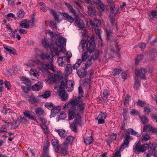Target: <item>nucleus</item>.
<instances>
[{"mask_svg":"<svg viewBox=\"0 0 157 157\" xmlns=\"http://www.w3.org/2000/svg\"><path fill=\"white\" fill-rule=\"evenodd\" d=\"M150 137L149 135L147 133H144L142 136L141 139L143 141H147L149 140Z\"/></svg>","mask_w":157,"mask_h":157,"instance_id":"7c9ffc66","label":"nucleus"},{"mask_svg":"<svg viewBox=\"0 0 157 157\" xmlns=\"http://www.w3.org/2000/svg\"><path fill=\"white\" fill-rule=\"evenodd\" d=\"M7 129L6 126L5 125H3L2 127L0 128V133L2 132H6Z\"/></svg>","mask_w":157,"mask_h":157,"instance_id":"69168bd1","label":"nucleus"},{"mask_svg":"<svg viewBox=\"0 0 157 157\" xmlns=\"http://www.w3.org/2000/svg\"><path fill=\"white\" fill-rule=\"evenodd\" d=\"M94 2L98 5L99 7H100L102 11H105L106 10L107 7L106 6H105L103 4L101 3V0H93Z\"/></svg>","mask_w":157,"mask_h":157,"instance_id":"6ab92c4d","label":"nucleus"},{"mask_svg":"<svg viewBox=\"0 0 157 157\" xmlns=\"http://www.w3.org/2000/svg\"><path fill=\"white\" fill-rule=\"evenodd\" d=\"M69 144L67 142L65 141V142L61 145V148H63L68 149V145Z\"/></svg>","mask_w":157,"mask_h":157,"instance_id":"052dcab7","label":"nucleus"},{"mask_svg":"<svg viewBox=\"0 0 157 157\" xmlns=\"http://www.w3.org/2000/svg\"><path fill=\"white\" fill-rule=\"evenodd\" d=\"M95 31L96 34L98 35V36L100 39L101 41L102 40V39L101 38L100 33V30L98 29H96L95 30Z\"/></svg>","mask_w":157,"mask_h":157,"instance_id":"0e129e2a","label":"nucleus"},{"mask_svg":"<svg viewBox=\"0 0 157 157\" xmlns=\"http://www.w3.org/2000/svg\"><path fill=\"white\" fill-rule=\"evenodd\" d=\"M29 21L27 20H25L21 22L20 26L22 28L28 29L29 28Z\"/></svg>","mask_w":157,"mask_h":157,"instance_id":"412c9836","label":"nucleus"},{"mask_svg":"<svg viewBox=\"0 0 157 157\" xmlns=\"http://www.w3.org/2000/svg\"><path fill=\"white\" fill-rule=\"evenodd\" d=\"M68 149L63 148H61V152L62 154L64 155H66L67 154V150Z\"/></svg>","mask_w":157,"mask_h":157,"instance_id":"680f3d73","label":"nucleus"},{"mask_svg":"<svg viewBox=\"0 0 157 157\" xmlns=\"http://www.w3.org/2000/svg\"><path fill=\"white\" fill-rule=\"evenodd\" d=\"M140 142H136L133 146L134 150L137 152H143L147 150V147L145 145H140Z\"/></svg>","mask_w":157,"mask_h":157,"instance_id":"9d476101","label":"nucleus"},{"mask_svg":"<svg viewBox=\"0 0 157 157\" xmlns=\"http://www.w3.org/2000/svg\"><path fill=\"white\" fill-rule=\"evenodd\" d=\"M95 43L94 41L91 40L86 42L85 40H82L80 42L79 48H81L82 51L87 49L90 52H93L95 49Z\"/></svg>","mask_w":157,"mask_h":157,"instance_id":"39448f33","label":"nucleus"},{"mask_svg":"<svg viewBox=\"0 0 157 157\" xmlns=\"http://www.w3.org/2000/svg\"><path fill=\"white\" fill-rule=\"evenodd\" d=\"M44 105L45 107L51 109L54 107L53 104L51 102H47L45 103Z\"/></svg>","mask_w":157,"mask_h":157,"instance_id":"a18cd8bd","label":"nucleus"},{"mask_svg":"<svg viewBox=\"0 0 157 157\" xmlns=\"http://www.w3.org/2000/svg\"><path fill=\"white\" fill-rule=\"evenodd\" d=\"M129 139V136L128 135H126L124 141L120 147L119 151L116 152L115 153L113 154V157H121L120 152L122 151L123 149L128 147Z\"/></svg>","mask_w":157,"mask_h":157,"instance_id":"6e6552de","label":"nucleus"},{"mask_svg":"<svg viewBox=\"0 0 157 157\" xmlns=\"http://www.w3.org/2000/svg\"><path fill=\"white\" fill-rule=\"evenodd\" d=\"M143 58V57L141 55H139L137 57L136 59V63L137 64L139 61L141 60Z\"/></svg>","mask_w":157,"mask_h":157,"instance_id":"13d9d810","label":"nucleus"},{"mask_svg":"<svg viewBox=\"0 0 157 157\" xmlns=\"http://www.w3.org/2000/svg\"><path fill=\"white\" fill-rule=\"evenodd\" d=\"M152 128L153 127L150 124L144 125L143 128V131H147L151 132Z\"/></svg>","mask_w":157,"mask_h":157,"instance_id":"f704fd0d","label":"nucleus"},{"mask_svg":"<svg viewBox=\"0 0 157 157\" xmlns=\"http://www.w3.org/2000/svg\"><path fill=\"white\" fill-rule=\"evenodd\" d=\"M88 56L87 55V52H85L82 53V61H85L86 59Z\"/></svg>","mask_w":157,"mask_h":157,"instance_id":"3c124183","label":"nucleus"},{"mask_svg":"<svg viewBox=\"0 0 157 157\" xmlns=\"http://www.w3.org/2000/svg\"><path fill=\"white\" fill-rule=\"evenodd\" d=\"M50 11L51 13L53 15L55 20L57 21V22L58 23L62 21V20L61 19H59V17H58V16L56 14V13H55V12L52 10H51Z\"/></svg>","mask_w":157,"mask_h":157,"instance_id":"c9c22d12","label":"nucleus"},{"mask_svg":"<svg viewBox=\"0 0 157 157\" xmlns=\"http://www.w3.org/2000/svg\"><path fill=\"white\" fill-rule=\"evenodd\" d=\"M130 100V96L128 94H126L124 101V104L126 105H128Z\"/></svg>","mask_w":157,"mask_h":157,"instance_id":"09e8293b","label":"nucleus"},{"mask_svg":"<svg viewBox=\"0 0 157 157\" xmlns=\"http://www.w3.org/2000/svg\"><path fill=\"white\" fill-rule=\"evenodd\" d=\"M88 13L90 16H93L95 14V10L93 7L90 6L88 8Z\"/></svg>","mask_w":157,"mask_h":157,"instance_id":"bb28decb","label":"nucleus"},{"mask_svg":"<svg viewBox=\"0 0 157 157\" xmlns=\"http://www.w3.org/2000/svg\"><path fill=\"white\" fill-rule=\"evenodd\" d=\"M40 121L42 123V124H46L47 122V121L46 118L44 117H41L39 119Z\"/></svg>","mask_w":157,"mask_h":157,"instance_id":"338daca9","label":"nucleus"},{"mask_svg":"<svg viewBox=\"0 0 157 157\" xmlns=\"http://www.w3.org/2000/svg\"><path fill=\"white\" fill-rule=\"evenodd\" d=\"M79 96L78 97L73 98L68 102L66 103L63 108L65 109L70 110V118L72 119L73 118L74 110L76 111L78 113H83L85 109V104L82 103V98L83 94V91L81 86L78 88Z\"/></svg>","mask_w":157,"mask_h":157,"instance_id":"f257e3e1","label":"nucleus"},{"mask_svg":"<svg viewBox=\"0 0 157 157\" xmlns=\"http://www.w3.org/2000/svg\"><path fill=\"white\" fill-rule=\"evenodd\" d=\"M4 49L10 53L13 54L15 53V51L14 48L10 47H9L6 45H4Z\"/></svg>","mask_w":157,"mask_h":157,"instance_id":"393cba45","label":"nucleus"},{"mask_svg":"<svg viewBox=\"0 0 157 157\" xmlns=\"http://www.w3.org/2000/svg\"><path fill=\"white\" fill-rule=\"evenodd\" d=\"M58 133L60 136L61 137H65L66 135V131L62 129L55 130Z\"/></svg>","mask_w":157,"mask_h":157,"instance_id":"2f4dec72","label":"nucleus"},{"mask_svg":"<svg viewBox=\"0 0 157 157\" xmlns=\"http://www.w3.org/2000/svg\"><path fill=\"white\" fill-rule=\"evenodd\" d=\"M17 15L20 18H22L25 15V13L23 11V10L21 9L17 12Z\"/></svg>","mask_w":157,"mask_h":157,"instance_id":"ea45409f","label":"nucleus"},{"mask_svg":"<svg viewBox=\"0 0 157 157\" xmlns=\"http://www.w3.org/2000/svg\"><path fill=\"white\" fill-rule=\"evenodd\" d=\"M48 42V40L45 39H44L42 40V44L44 48L46 49L47 51H48V49H49L51 51V46L52 45H53V44H51L49 45Z\"/></svg>","mask_w":157,"mask_h":157,"instance_id":"a211bd4d","label":"nucleus"},{"mask_svg":"<svg viewBox=\"0 0 157 157\" xmlns=\"http://www.w3.org/2000/svg\"><path fill=\"white\" fill-rule=\"evenodd\" d=\"M107 116L106 113L101 112L98 115L96 120H98V124H103L105 122V119Z\"/></svg>","mask_w":157,"mask_h":157,"instance_id":"9b49d317","label":"nucleus"},{"mask_svg":"<svg viewBox=\"0 0 157 157\" xmlns=\"http://www.w3.org/2000/svg\"><path fill=\"white\" fill-rule=\"evenodd\" d=\"M151 111L150 108L147 107H145L144 108V112L145 114H148Z\"/></svg>","mask_w":157,"mask_h":157,"instance_id":"774afa93","label":"nucleus"},{"mask_svg":"<svg viewBox=\"0 0 157 157\" xmlns=\"http://www.w3.org/2000/svg\"><path fill=\"white\" fill-rule=\"evenodd\" d=\"M43 84L41 82H39L33 85L32 88V90L39 91L43 87Z\"/></svg>","mask_w":157,"mask_h":157,"instance_id":"2eb2a0df","label":"nucleus"},{"mask_svg":"<svg viewBox=\"0 0 157 157\" xmlns=\"http://www.w3.org/2000/svg\"><path fill=\"white\" fill-rule=\"evenodd\" d=\"M52 144L55 148L58 150L59 147V144L57 140L56 139H53L52 141Z\"/></svg>","mask_w":157,"mask_h":157,"instance_id":"c756f323","label":"nucleus"},{"mask_svg":"<svg viewBox=\"0 0 157 157\" xmlns=\"http://www.w3.org/2000/svg\"><path fill=\"white\" fill-rule=\"evenodd\" d=\"M74 139V137L72 136H69L66 138L65 141L70 144L72 142Z\"/></svg>","mask_w":157,"mask_h":157,"instance_id":"37998d69","label":"nucleus"},{"mask_svg":"<svg viewBox=\"0 0 157 157\" xmlns=\"http://www.w3.org/2000/svg\"><path fill=\"white\" fill-rule=\"evenodd\" d=\"M149 149V152L152 156L155 157L157 155L156 148L157 144L155 142H152L148 144H146Z\"/></svg>","mask_w":157,"mask_h":157,"instance_id":"1a4fd4ad","label":"nucleus"},{"mask_svg":"<svg viewBox=\"0 0 157 157\" xmlns=\"http://www.w3.org/2000/svg\"><path fill=\"white\" fill-rule=\"evenodd\" d=\"M149 55L151 58L153 59L157 56V52L155 50H151L149 52Z\"/></svg>","mask_w":157,"mask_h":157,"instance_id":"e433bc0d","label":"nucleus"},{"mask_svg":"<svg viewBox=\"0 0 157 157\" xmlns=\"http://www.w3.org/2000/svg\"><path fill=\"white\" fill-rule=\"evenodd\" d=\"M56 40L55 44L51 46V53L53 56H58L60 55V53H64L66 49L62 46L66 45V40L61 36H57L56 38Z\"/></svg>","mask_w":157,"mask_h":157,"instance_id":"f03ea898","label":"nucleus"},{"mask_svg":"<svg viewBox=\"0 0 157 157\" xmlns=\"http://www.w3.org/2000/svg\"><path fill=\"white\" fill-rule=\"evenodd\" d=\"M54 88L56 90L58 91L61 89H66L68 92H71L74 89L73 82L72 80L67 81L65 80L62 81L59 86L56 83Z\"/></svg>","mask_w":157,"mask_h":157,"instance_id":"7ed1b4c3","label":"nucleus"},{"mask_svg":"<svg viewBox=\"0 0 157 157\" xmlns=\"http://www.w3.org/2000/svg\"><path fill=\"white\" fill-rule=\"evenodd\" d=\"M75 25L76 27L80 29L84 27L85 24L82 20L79 19H77L75 22Z\"/></svg>","mask_w":157,"mask_h":157,"instance_id":"f3484780","label":"nucleus"},{"mask_svg":"<svg viewBox=\"0 0 157 157\" xmlns=\"http://www.w3.org/2000/svg\"><path fill=\"white\" fill-rule=\"evenodd\" d=\"M35 112L37 115L40 116L44 113V111L41 107H38L35 109Z\"/></svg>","mask_w":157,"mask_h":157,"instance_id":"c85d7f7f","label":"nucleus"},{"mask_svg":"<svg viewBox=\"0 0 157 157\" xmlns=\"http://www.w3.org/2000/svg\"><path fill=\"white\" fill-rule=\"evenodd\" d=\"M140 82L138 81H136L134 85V88L136 90L138 89L140 87Z\"/></svg>","mask_w":157,"mask_h":157,"instance_id":"603ef678","label":"nucleus"},{"mask_svg":"<svg viewBox=\"0 0 157 157\" xmlns=\"http://www.w3.org/2000/svg\"><path fill=\"white\" fill-rule=\"evenodd\" d=\"M60 90L59 91H57V92H59V96L60 97L61 100L63 101L67 100L68 96V94L63 90Z\"/></svg>","mask_w":157,"mask_h":157,"instance_id":"4468645a","label":"nucleus"},{"mask_svg":"<svg viewBox=\"0 0 157 157\" xmlns=\"http://www.w3.org/2000/svg\"><path fill=\"white\" fill-rule=\"evenodd\" d=\"M109 95V94L108 91L107 90H104L103 92V98L104 100H106L107 98V97Z\"/></svg>","mask_w":157,"mask_h":157,"instance_id":"8fccbe9b","label":"nucleus"},{"mask_svg":"<svg viewBox=\"0 0 157 157\" xmlns=\"http://www.w3.org/2000/svg\"><path fill=\"white\" fill-rule=\"evenodd\" d=\"M67 61V58L66 57H59L57 59V63L58 65L61 67H64L66 64Z\"/></svg>","mask_w":157,"mask_h":157,"instance_id":"ddd939ff","label":"nucleus"},{"mask_svg":"<svg viewBox=\"0 0 157 157\" xmlns=\"http://www.w3.org/2000/svg\"><path fill=\"white\" fill-rule=\"evenodd\" d=\"M60 110V108L59 106L54 107L51 109V111L52 114L50 115V117L52 118L54 117L55 114L58 113Z\"/></svg>","mask_w":157,"mask_h":157,"instance_id":"dca6fc26","label":"nucleus"},{"mask_svg":"<svg viewBox=\"0 0 157 157\" xmlns=\"http://www.w3.org/2000/svg\"><path fill=\"white\" fill-rule=\"evenodd\" d=\"M84 142L86 144H90L93 142V139L91 136L87 137L84 139Z\"/></svg>","mask_w":157,"mask_h":157,"instance_id":"a878e982","label":"nucleus"},{"mask_svg":"<svg viewBox=\"0 0 157 157\" xmlns=\"http://www.w3.org/2000/svg\"><path fill=\"white\" fill-rule=\"evenodd\" d=\"M145 104V102L142 100H139L137 102V105H138L143 107Z\"/></svg>","mask_w":157,"mask_h":157,"instance_id":"5fc2aeb1","label":"nucleus"},{"mask_svg":"<svg viewBox=\"0 0 157 157\" xmlns=\"http://www.w3.org/2000/svg\"><path fill=\"white\" fill-rule=\"evenodd\" d=\"M61 14L66 20L71 23H72L74 22V19L71 16L66 13H62Z\"/></svg>","mask_w":157,"mask_h":157,"instance_id":"4be33fe9","label":"nucleus"},{"mask_svg":"<svg viewBox=\"0 0 157 157\" xmlns=\"http://www.w3.org/2000/svg\"><path fill=\"white\" fill-rule=\"evenodd\" d=\"M145 69L143 68H142L140 69L136 68L135 71V73L137 77H140L141 78L144 79L145 78Z\"/></svg>","mask_w":157,"mask_h":157,"instance_id":"f8f14e48","label":"nucleus"},{"mask_svg":"<svg viewBox=\"0 0 157 157\" xmlns=\"http://www.w3.org/2000/svg\"><path fill=\"white\" fill-rule=\"evenodd\" d=\"M54 56H52V54L51 55L50 54L48 53L46 54V56H45L44 55H41V57L43 58V59H47L49 60L50 63L49 64H46V65H44L42 63H41L40 61L38 60H33L32 61L33 62L37 63L38 64H41L43 68H44V66H45V67L46 68H47L48 69H50L52 71L54 72L55 71V70L53 65L52 64V62H53V57Z\"/></svg>","mask_w":157,"mask_h":157,"instance_id":"20e7f679","label":"nucleus"},{"mask_svg":"<svg viewBox=\"0 0 157 157\" xmlns=\"http://www.w3.org/2000/svg\"><path fill=\"white\" fill-rule=\"evenodd\" d=\"M90 23L91 26L94 28L99 26L101 24V21L96 19H95L93 21H91Z\"/></svg>","mask_w":157,"mask_h":157,"instance_id":"aec40b11","label":"nucleus"},{"mask_svg":"<svg viewBox=\"0 0 157 157\" xmlns=\"http://www.w3.org/2000/svg\"><path fill=\"white\" fill-rule=\"evenodd\" d=\"M24 114L25 116L27 117L29 119L31 118V116L30 115V112L29 111H25L24 113Z\"/></svg>","mask_w":157,"mask_h":157,"instance_id":"4d7b16f0","label":"nucleus"},{"mask_svg":"<svg viewBox=\"0 0 157 157\" xmlns=\"http://www.w3.org/2000/svg\"><path fill=\"white\" fill-rule=\"evenodd\" d=\"M30 73L32 75H33L35 77H37L39 76V74L38 71L35 69H31L30 71Z\"/></svg>","mask_w":157,"mask_h":157,"instance_id":"58836bf2","label":"nucleus"},{"mask_svg":"<svg viewBox=\"0 0 157 157\" xmlns=\"http://www.w3.org/2000/svg\"><path fill=\"white\" fill-rule=\"evenodd\" d=\"M128 133L129 134H132L135 135L138 137L140 135L138 134V133L136 131L134 130L133 129L130 128L127 130Z\"/></svg>","mask_w":157,"mask_h":157,"instance_id":"473e14b6","label":"nucleus"},{"mask_svg":"<svg viewBox=\"0 0 157 157\" xmlns=\"http://www.w3.org/2000/svg\"><path fill=\"white\" fill-rule=\"evenodd\" d=\"M49 146V144L48 142V141H46L44 143V146L43 149L44 153H46V152L47 151V149Z\"/></svg>","mask_w":157,"mask_h":157,"instance_id":"c03bdc74","label":"nucleus"},{"mask_svg":"<svg viewBox=\"0 0 157 157\" xmlns=\"http://www.w3.org/2000/svg\"><path fill=\"white\" fill-rule=\"evenodd\" d=\"M21 79L24 84L27 85H29L31 84V81L28 78L22 77L21 78Z\"/></svg>","mask_w":157,"mask_h":157,"instance_id":"72a5a7b5","label":"nucleus"},{"mask_svg":"<svg viewBox=\"0 0 157 157\" xmlns=\"http://www.w3.org/2000/svg\"><path fill=\"white\" fill-rule=\"evenodd\" d=\"M140 117L142 122L144 124H145L147 123L149 121L148 119L145 116H140Z\"/></svg>","mask_w":157,"mask_h":157,"instance_id":"a19ab883","label":"nucleus"},{"mask_svg":"<svg viewBox=\"0 0 157 157\" xmlns=\"http://www.w3.org/2000/svg\"><path fill=\"white\" fill-rule=\"evenodd\" d=\"M4 83L5 86L7 88V90H10L11 87L10 83L7 81H5L4 82Z\"/></svg>","mask_w":157,"mask_h":157,"instance_id":"de8ad7c7","label":"nucleus"},{"mask_svg":"<svg viewBox=\"0 0 157 157\" xmlns=\"http://www.w3.org/2000/svg\"><path fill=\"white\" fill-rule=\"evenodd\" d=\"M72 71V66L71 64H67L65 69V72L66 74H69L71 73Z\"/></svg>","mask_w":157,"mask_h":157,"instance_id":"cd10ccee","label":"nucleus"},{"mask_svg":"<svg viewBox=\"0 0 157 157\" xmlns=\"http://www.w3.org/2000/svg\"><path fill=\"white\" fill-rule=\"evenodd\" d=\"M48 76H45V78L46 81L48 82L50 84H52L54 82L59 81L61 78L60 75L58 73L51 75L48 73Z\"/></svg>","mask_w":157,"mask_h":157,"instance_id":"0eeeda50","label":"nucleus"},{"mask_svg":"<svg viewBox=\"0 0 157 157\" xmlns=\"http://www.w3.org/2000/svg\"><path fill=\"white\" fill-rule=\"evenodd\" d=\"M82 60L80 59H78L77 62L73 65L74 69H76L78 67L81 63Z\"/></svg>","mask_w":157,"mask_h":157,"instance_id":"4c0bfd02","label":"nucleus"},{"mask_svg":"<svg viewBox=\"0 0 157 157\" xmlns=\"http://www.w3.org/2000/svg\"><path fill=\"white\" fill-rule=\"evenodd\" d=\"M66 117V113L64 112H61L59 117V118L60 120L64 119Z\"/></svg>","mask_w":157,"mask_h":157,"instance_id":"79ce46f5","label":"nucleus"},{"mask_svg":"<svg viewBox=\"0 0 157 157\" xmlns=\"http://www.w3.org/2000/svg\"><path fill=\"white\" fill-rule=\"evenodd\" d=\"M66 6H67V7L69 9L71 13H72L73 14H74L75 13V11L73 10V8L72 7V6L71 5L68 4H66Z\"/></svg>","mask_w":157,"mask_h":157,"instance_id":"6e6d98bb","label":"nucleus"},{"mask_svg":"<svg viewBox=\"0 0 157 157\" xmlns=\"http://www.w3.org/2000/svg\"><path fill=\"white\" fill-rule=\"evenodd\" d=\"M47 33H48L52 37L54 36L56 37L57 36L56 33L51 31L50 30H48Z\"/></svg>","mask_w":157,"mask_h":157,"instance_id":"e2e57ef3","label":"nucleus"},{"mask_svg":"<svg viewBox=\"0 0 157 157\" xmlns=\"http://www.w3.org/2000/svg\"><path fill=\"white\" fill-rule=\"evenodd\" d=\"M42 128L44 130V132L45 134H48V129L47 126L45 124H42Z\"/></svg>","mask_w":157,"mask_h":157,"instance_id":"49530a36","label":"nucleus"},{"mask_svg":"<svg viewBox=\"0 0 157 157\" xmlns=\"http://www.w3.org/2000/svg\"><path fill=\"white\" fill-rule=\"evenodd\" d=\"M156 111L155 113L153 114L151 117L152 120L154 121H155V122H157V110H156Z\"/></svg>","mask_w":157,"mask_h":157,"instance_id":"bf43d9fd","label":"nucleus"},{"mask_svg":"<svg viewBox=\"0 0 157 157\" xmlns=\"http://www.w3.org/2000/svg\"><path fill=\"white\" fill-rule=\"evenodd\" d=\"M51 95V92L50 91H47L44 92L42 95L39 96V97L42 98H46L49 97Z\"/></svg>","mask_w":157,"mask_h":157,"instance_id":"b1692460","label":"nucleus"},{"mask_svg":"<svg viewBox=\"0 0 157 157\" xmlns=\"http://www.w3.org/2000/svg\"><path fill=\"white\" fill-rule=\"evenodd\" d=\"M71 108L68 110H69L68 114V120H71L75 117V120L74 122L71 125V129L74 132H75L77 131V127L78 126L80 125L81 124V117L79 115L80 114L83 113H78L76 112L75 110H74L73 118L72 119L70 118L69 114L70 110Z\"/></svg>","mask_w":157,"mask_h":157,"instance_id":"423d86ee","label":"nucleus"},{"mask_svg":"<svg viewBox=\"0 0 157 157\" xmlns=\"http://www.w3.org/2000/svg\"><path fill=\"white\" fill-rule=\"evenodd\" d=\"M29 102L33 104H35L38 102L39 99L37 97H36L33 95H31L29 100Z\"/></svg>","mask_w":157,"mask_h":157,"instance_id":"5701e85b","label":"nucleus"},{"mask_svg":"<svg viewBox=\"0 0 157 157\" xmlns=\"http://www.w3.org/2000/svg\"><path fill=\"white\" fill-rule=\"evenodd\" d=\"M121 71V69H117L115 68L114 70V76H117L119 75L120 72Z\"/></svg>","mask_w":157,"mask_h":157,"instance_id":"864d4df0","label":"nucleus"}]
</instances>
